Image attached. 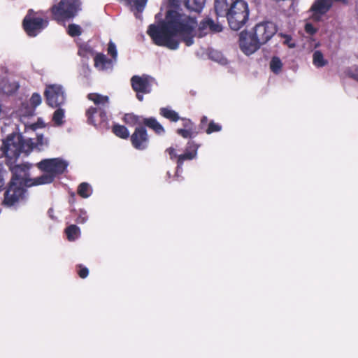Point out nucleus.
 I'll use <instances>...</instances> for the list:
<instances>
[{
	"instance_id": "1",
	"label": "nucleus",
	"mask_w": 358,
	"mask_h": 358,
	"mask_svg": "<svg viewBox=\"0 0 358 358\" xmlns=\"http://www.w3.org/2000/svg\"><path fill=\"white\" fill-rule=\"evenodd\" d=\"M196 27L195 17L176 10H169L165 20L159 25L150 24L147 33L155 45L176 50L179 42L174 36H180L185 45L190 46L194 43V33Z\"/></svg>"
},
{
	"instance_id": "2",
	"label": "nucleus",
	"mask_w": 358,
	"mask_h": 358,
	"mask_svg": "<svg viewBox=\"0 0 358 358\" xmlns=\"http://www.w3.org/2000/svg\"><path fill=\"white\" fill-rule=\"evenodd\" d=\"M277 32L275 25L271 22L258 23L251 31H243L239 35L241 51L250 55L266 43Z\"/></svg>"
},
{
	"instance_id": "3",
	"label": "nucleus",
	"mask_w": 358,
	"mask_h": 358,
	"mask_svg": "<svg viewBox=\"0 0 358 358\" xmlns=\"http://www.w3.org/2000/svg\"><path fill=\"white\" fill-rule=\"evenodd\" d=\"M87 99L97 107H90L85 112L87 123L96 128L108 130L110 129L107 113L104 109L109 104V97L98 93H90Z\"/></svg>"
},
{
	"instance_id": "4",
	"label": "nucleus",
	"mask_w": 358,
	"mask_h": 358,
	"mask_svg": "<svg viewBox=\"0 0 358 358\" xmlns=\"http://www.w3.org/2000/svg\"><path fill=\"white\" fill-rule=\"evenodd\" d=\"M35 146L36 144L31 138L24 139L22 134L13 133L3 141L1 150L8 160L12 163V161L15 162L18 159L21 153L27 155Z\"/></svg>"
},
{
	"instance_id": "5",
	"label": "nucleus",
	"mask_w": 358,
	"mask_h": 358,
	"mask_svg": "<svg viewBox=\"0 0 358 358\" xmlns=\"http://www.w3.org/2000/svg\"><path fill=\"white\" fill-rule=\"evenodd\" d=\"M80 10V0H60L50 8V13L53 20L64 23L74 18Z\"/></svg>"
},
{
	"instance_id": "6",
	"label": "nucleus",
	"mask_w": 358,
	"mask_h": 358,
	"mask_svg": "<svg viewBox=\"0 0 358 358\" xmlns=\"http://www.w3.org/2000/svg\"><path fill=\"white\" fill-rule=\"evenodd\" d=\"M250 10L248 3L241 0L227 13L224 17L227 18L229 27L235 31L241 29L249 19Z\"/></svg>"
},
{
	"instance_id": "7",
	"label": "nucleus",
	"mask_w": 358,
	"mask_h": 358,
	"mask_svg": "<svg viewBox=\"0 0 358 358\" xmlns=\"http://www.w3.org/2000/svg\"><path fill=\"white\" fill-rule=\"evenodd\" d=\"M21 182L10 179L3 194L2 205L6 207L16 206L20 202L26 200L27 189Z\"/></svg>"
},
{
	"instance_id": "8",
	"label": "nucleus",
	"mask_w": 358,
	"mask_h": 358,
	"mask_svg": "<svg viewBox=\"0 0 358 358\" xmlns=\"http://www.w3.org/2000/svg\"><path fill=\"white\" fill-rule=\"evenodd\" d=\"M38 13L29 9L22 20V27L30 37H35L48 25V20L38 16Z\"/></svg>"
},
{
	"instance_id": "9",
	"label": "nucleus",
	"mask_w": 358,
	"mask_h": 358,
	"mask_svg": "<svg viewBox=\"0 0 358 358\" xmlns=\"http://www.w3.org/2000/svg\"><path fill=\"white\" fill-rule=\"evenodd\" d=\"M154 78L148 75L134 76L131 78V85L133 90L136 93V98L138 101L143 100V94H149L152 91V83Z\"/></svg>"
},
{
	"instance_id": "10",
	"label": "nucleus",
	"mask_w": 358,
	"mask_h": 358,
	"mask_svg": "<svg viewBox=\"0 0 358 358\" xmlns=\"http://www.w3.org/2000/svg\"><path fill=\"white\" fill-rule=\"evenodd\" d=\"M68 163L59 158L45 159L37 164V167L45 173H50L55 178L66 169Z\"/></svg>"
},
{
	"instance_id": "11",
	"label": "nucleus",
	"mask_w": 358,
	"mask_h": 358,
	"mask_svg": "<svg viewBox=\"0 0 358 358\" xmlns=\"http://www.w3.org/2000/svg\"><path fill=\"white\" fill-rule=\"evenodd\" d=\"M44 96L48 106L57 108L65 102V94L63 87L60 85L53 84L46 87Z\"/></svg>"
},
{
	"instance_id": "12",
	"label": "nucleus",
	"mask_w": 358,
	"mask_h": 358,
	"mask_svg": "<svg viewBox=\"0 0 358 358\" xmlns=\"http://www.w3.org/2000/svg\"><path fill=\"white\" fill-rule=\"evenodd\" d=\"M132 146L138 150H145L150 145V137L144 126H138L130 136Z\"/></svg>"
},
{
	"instance_id": "13",
	"label": "nucleus",
	"mask_w": 358,
	"mask_h": 358,
	"mask_svg": "<svg viewBox=\"0 0 358 358\" xmlns=\"http://www.w3.org/2000/svg\"><path fill=\"white\" fill-rule=\"evenodd\" d=\"M32 165L29 163L15 165L10 166V169L12 172L11 179H15L16 182H21L22 185L30 187L32 180L30 178L29 170Z\"/></svg>"
},
{
	"instance_id": "14",
	"label": "nucleus",
	"mask_w": 358,
	"mask_h": 358,
	"mask_svg": "<svg viewBox=\"0 0 358 358\" xmlns=\"http://www.w3.org/2000/svg\"><path fill=\"white\" fill-rule=\"evenodd\" d=\"M182 122V128L176 130V134L183 138L192 139L195 138L200 131L198 129L195 124L189 119L181 117Z\"/></svg>"
},
{
	"instance_id": "15",
	"label": "nucleus",
	"mask_w": 358,
	"mask_h": 358,
	"mask_svg": "<svg viewBox=\"0 0 358 358\" xmlns=\"http://www.w3.org/2000/svg\"><path fill=\"white\" fill-rule=\"evenodd\" d=\"M332 7L331 0H315L310 8L312 12V18L320 20Z\"/></svg>"
},
{
	"instance_id": "16",
	"label": "nucleus",
	"mask_w": 358,
	"mask_h": 358,
	"mask_svg": "<svg viewBox=\"0 0 358 358\" xmlns=\"http://www.w3.org/2000/svg\"><path fill=\"white\" fill-rule=\"evenodd\" d=\"M241 0H215L214 8L216 15L224 17Z\"/></svg>"
},
{
	"instance_id": "17",
	"label": "nucleus",
	"mask_w": 358,
	"mask_h": 358,
	"mask_svg": "<svg viewBox=\"0 0 358 358\" xmlns=\"http://www.w3.org/2000/svg\"><path fill=\"white\" fill-rule=\"evenodd\" d=\"M143 126L152 130L157 135L162 136L166 131L164 127L157 121L155 117H145L142 119Z\"/></svg>"
},
{
	"instance_id": "18",
	"label": "nucleus",
	"mask_w": 358,
	"mask_h": 358,
	"mask_svg": "<svg viewBox=\"0 0 358 358\" xmlns=\"http://www.w3.org/2000/svg\"><path fill=\"white\" fill-rule=\"evenodd\" d=\"M94 66L101 71L112 68L113 59H108L103 53H96L94 57Z\"/></svg>"
},
{
	"instance_id": "19",
	"label": "nucleus",
	"mask_w": 358,
	"mask_h": 358,
	"mask_svg": "<svg viewBox=\"0 0 358 358\" xmlns=\"http://www.w3.org/2000/svg\"><path fill=\"white\" fill-rule=\"evenodd\" d=\"M159 114L171 122H176L181 119L176 111L167 107L161 108L159 110Z\"/></svg>"
},
{
	"instance_id": "20",
	"label": "nucleus",
	"mask_w": 358,
	"mask_h": 358,
	"mask_svg": "<svg viewBox=\"0 0 358 358\" xmlns=\"http://www.w3.org/2000/svg\"><path fill=\"white\" fill-rule=\"evenodd\" d=\"M112 132L117 137L122 139H127L130 137L129 131L124 125L114 124L112 127Z\"/></svg>"
},
{
	"instance_id": "21",
	"label": "nucleus",
	"mask_w": 358,
	"mask_h": 358,
	"mask_svg": "<svg viewBox=\"0 0 358 358\" xmlns=\"http://www.w3.org/2000/svg\"><path fill=\"white\" fill-rule=\"evenodd\" d=\"M54 180L55 177L53 175H51L50 173H46L45 174L33 179L31 186L50 184L53 182Z\"/></svg>"
},
{
	"instance_id": "22",
	"label": "nucleus",
	"mask_w": 358,
	"mask_h": 358,
	"mask_svg": "<svg viewBox=\"0 0 358 358\" xmlns=\"http://www.w3.org/2000/svg\"><path fill=\"white\" fill-rule=\"evenodd\" d=\"M206 0H185V6L187 8L199 12L204 6Z\"/></svg>"
},
{
	"instance_id": "23",
	"label": "nucleus",
	"mask_w": 358,
	"mask_h": 358,
	"mask_svg": "<svg viewBox=\"0 0 358 358\" xmlns=\"http://www.w3.org/2000/svg\"><path fill=\"white\" fill-rule=\"evenodd\" d=\"M140 116L136 115L132 113L125 114L123 117V121L130 126L138 125L143 126L142 119Z\"/></svg>"
},
{
	"instance_id": "24",
	"label": "nucleus",
	"mask_w": 358,
	"mask_h": 358,
	"mask_svg": "<svg viewBox=\"0 0 358 358\" xmlns=\"http://www.w3.org/2000/svg\"><path fill=\"white\" fill-rule=\"evenodd\" d=\"M65 234L70 241H75L80 234V228L76 224H71L65 229Z\"/></svg>"
},
{
	"instance_id": "25",
	"label": "nucleus",
	"mask_w": 358,
	"mask_h": 358,
	"mask_svg": "<svg viewBox=\"0 0 358 358\" xmlns=\"http://www.w3.org/2000/svg\"><path fill=\"white\" fill-rule=\"evenodd\" d=\"M77 193L82 198H88L92 194V187L87 182H81L78 187Z\"/></svg>"
},
{
	"instance_id": "26",
	"label": "nucleus",
	"mask_w": 358,
	"mask_h": 358,
	"mask_svg": "<svg viewBox=\"0 0 358 358\" xmlns=\"http://www.w3.org/2000/svg\"><path fill=\"white\" fill-rule=\"evenodd\" d=\"M313 63L318 68L326 66L328 62L324 59L323 54L320 50H316L313 55Z\"/></svg>"
},
{
	"instance_id": "27",
	"label": "nucleus",
	"mask_w": 358,
	"mask_h": 358,
	"mask_svg": "<svg viewBox=\"0 0 358 358\" xmlns=\"http://www.w3.org/2000/svg\"><path fill=\"white\" fill-rule=\"evenodd\" d=\"M64 117V110L62 108H57L53 114L52 121L56 126H61L63 124V119Z\"/></svg>"
},
{
	"instance_id": "28",
	"label": "nucleus",
	"mask_w": 358,
	"mask_h": 358,
	"mask_svg": "<svg viewBox=\"0 0 358 358\" xmlns=\"http://www.w3.org/2000/svg\"><path fill=\"white\" fill-rule=\"evenodd\" d=\"M282 67V63L279 57H273L270 62V69L275 74L279 73Z\"/></svg>"
},
{
	"instance_id": "29",
	"label": "nucleus",
	"mask_w": 358,
	"mask_h": 358,
	"mask_svg": "<svg viewBox=\"0 0 358 358\" xmlns=\"http://www.w3.org/2000/svg\"><path fill=\"white\" fill-rule=\"evenodd\" d=\"M41 95L38 93H34L30 98V103L32 106V108L29 110L28 112V115H32L34 109L41 104Z\"/></svg>"
},
{
	"instance_id": "30",
	"label": "nucleus",
	"mask_w": 358,
	"mask_h": 358,
	"mask_svg": "<svg viewBox=\"0 0 358 358\" xmlns=\"http://www.w3.org/2000/svg\"><path fill=\"white\" fill-rule=\"evenodd\" d=\"M196 158L194 157V154H192L189 152H186L185 150V152L182 155H180L178 156L177 159V166L178 168H180L182 166L183 163L186 160H192L193 159Z\"/></svg>"
},
{
	"instance_id": "31",
	"label": "nucleus",
	"mask_w": 358,
	"mask_h": 358,
	"mask_svg": "<svg viewBox=\"0 0 358 358\" xmlns=\"http://www.w3.org/2000/svg\"><path fill=\"white\" fill-rule=\"evenodd\" d=\"M67 33L71 37L79 36L82 34V29L78 24H70L68 27Z\"/></svg>"
},
{
	"instance_id": "32",
	"label": "nucleus",
	"mask_w": 358,
	"mask_h": 358,
	"mask_svg": "<svg viewBox=\"0 0 358 358\" xmlns=\"http://www.w3.org/2000/svg\"><path fill=\"white\" fill-rule=\"evenodd\" d=\"M199 147L200 144L196 143L194 141H189L187 143L185 151L194 154V157H196Z\"/></svg>"
},
{
	"instance_id": "33",
	"label": "nucleus",
	"mask_w": 358,
	"mask_h": 358,
	"mask_svg": "<svg viewBox=\"0 0 358 358\" xmlns=\"http://www.w3.org/2000/svg\"><path fill=\"white\" fill-rule=\"evenodd\" d=\"M222 126L217 123L214 122L213 120L209 122L208 127L205 129V132L208 134H210L213 132H218L221 131Z\"/></svg>"
},
{
	"instance_id": "34",
	"label": "nucleus",
	"mask_w": 358,
	"mask_h": 358,
	"mask_svg": "<svg viewBox=\"0 0 358 358\" xmlns=\"http://www.w3.org/2000/svg\"><path fill=\"white\" fill-rule=\"evenodd\" d=\"M206 24L208 25V31L213 33H218L222 30V27L220 24H216L210 18H207Z\"/></svg>"
},
{
	"instance_id": "35",
	"label": "nucleus",
	"mask_w": 358,
	"mask_h": 358,
	"mask_svg": "<svg viewBox=\"0 0 358 358\" xmlns=\"http://www.w3.org/2000/svg\"><path fill=\"white\" fill-rule=\"evenodd\" d=\"M108 54L110 55L112 57L111 59L116 60L117 57V51L116 49V45L113 41H109L108 44Z\"/></svg>"
},
{
	"instance_id": "36",
	"label": "nucleus",
	"mask_w": 358,
	"mask_h": 358,
	"mask_svg": "<svg viewBox=\"0 0 358 358\" xmlns=\"http://www.w3.org/2000/svg\"><path fill=\"white\" fill-rule=\"evenodd\" d=\"M207 19L202 20L199 25V36L203 37L208 34V25L206 24Z\"/></svg>"
},
{
	"instance_id": "37",
	"label": "nucleus",
	"mask_w": 358,
	"mask_h": 358,
	"mask_svg": "<svg viewBox=\"0 0 358 358\" xmlns=\"http://www.w3.org/2000/svg\"><path fill=\"white\" fill-rule=\"evenodd\" d=\"M77 267L78 268L77 271L78 275H79L80 278L84 279L88 276L89 270L87 267H85L81 264L78 265Z\"/></svg>"
},
{
	"instance_id": "38",
	"label": "nucleus",
	"mask_w": 358,
	"mask_h": 358,
	"mask_svg": "<svg viewBox=\"0 0 358 358\" xmlns=\"http://www.w3.org/2000/svg\"><path fill=\"white\" fill-rule=\"evenodd\" d=\"M87 220V215L85 210H80L78 217L76 222L78 224H83Z\"/></svg>"
},
{
	"instance_id": "39",
	"label": "nucleus",
	"mask_w": 358,
	"mask_h": 358,
	"mask_svg": "<svg viewBox=\"0 0 358 358\" xmlns=\"http://www.w3.org/2000/svg\"><path fill=\"white\" fill-rule=\"evenodd\" d=\"M208 124V119L206 116H203L201 118L200 123L199 125L198 129L200 131V133L202 132V131H205L206 127Z\"/></svg>"
},
{
	"instance_id": "40",
	"label": "nucleus",
	"mask_w": 358,
	"mask_h": 358,
	"mask_svg": "<svg viewBox=\"0 0 358 358\" xmlns=\"http://www.w3.org/2000/svg\"><path fill=\"white\" fill-rule=\"evenodd\" d=\"M317 29L310 23H306L305 25V31L310 34L313 35L317 32Z\"/></svg>"
},
{
	"instance_id": "41",
	"label": "nucleus",
	"mask_w": 358,
	"mask_h": 358,
	"mask_svg": "<svg viewBox=\"0 0 358 358\" xmlns=\"http://www.w3.org/2000/svg\"><path fill=\"white\" fill-rule=\"evenodd\" d=\"M282 36L285 38V41L284 42L285 44L287 45V46L290 48H293L296 46L295 43H292V37L289 35L282 34Z\"/></svg>"
},
{
	"instance_id": "42",
	"label": "nucleus",
	"mask_w": 358,
	"mask_h": 358,
	"mask_svg": "<svg viewBox=\"0 0 358 358\" xmlns=\"http://www.w3.org/2000/svg\"><path fill=\"white\" fill-rule=\"evenodd\" d=\"M45 127L44 123L41 119H38L37 122L32 124L30 127L32 130H36L38 128H43Z\"/></svg>"
},
{
	"instance_id": "43",
	"label": "nucleus",
	"mask_w": 358,
	"mask_h": 358,
	"mask_svg": "<svg viewBox=\"0 0 358 358\" xmlns=\"http://www.w3.org/2000/svg\"><path fill=\"white\" fill-rule=\"evenodd\" d=\"M166 152L169 155L171 159H176V158L178 159V156H177V155L176 153L175 148H173L172 147L168 148L166 150Z\"/></svg>"
},
{
	"instance_id": "44",
	"label": "nucleus",
	"mask_w": 358,
	"mask_h": 358,
	"mask_svg": "<svg viewBox=\"0 0 358 358\" xmlns=\"http://www.w3.org/2000/svg\"><path fill=\"white\" fill-rule=\"evenodd\" d=\"M181 0H169V3L171 6L178 8L180 4Z\"/></svg>"
},
{
	"instance_id": "45",
	"label": "nucleus",
	"mask_w": 358,
	"mask_h": 358,
	"mask_svg": "<svg viewBox=\"0 0 358 358\" xmlns=\"http://www.w3.org/2000/svg\"><path fill=\"white\" fill-rule=\"evenodd\" d=\"M349 76L352 79L358 81V69L355 72L349 73Z\"/></svg>"
},
{
	"instance_id": "46",
	"label": "nucleus",
	"mask_w": 358,
	"mask_h": 358,
	"mask_svg": "<svg viewBox=\"0 0 358 358\" xmlns=\"http://www.w3.org/2000/svg\"><path fill=\"white\" fill-rule=\"evenodd\" d=\"M43 144V135L38 136L36 145H42Z\"/></svg>"
},
{
	"instance_id": "47",
	"label": "nucleus",
	"mask_w": 358,
	"mask_h": 358,
	"mask_svg": "<svg viewBox=\"0 0 358 358\" xmlns=\"http://www.w3.org/2000/svg\"><path fill=\"white\" fill-rule=\"evenodd\" d=\"M331 4L333 5L334 2H342L345 4L348 3V0H331Z\"/></svg>"
},
{
	"instance_id": "48",
	"label": "nucleus",
	"mask_w": 358,
	"mask_h": 358,
	"mask_svg": "<svg viewBox=\"0 0 358 358\" xmlns=\"http://www.w3.org/2000/svg\"><path fill=\"white\" fill-rule=\"evenodd\" d=\"M74 201H75V194L73 192L71 194V199H70L69 202L73 203H74Z\"/></svg>"
},
{
	"instance_id": "49",
	"label": "nucleus",
	"mask_w": 358,
	"mask_h": 358,
	"mask_svg": "<svg viewBox=\"0 0 358 358\" xmlns=\"http://www.w3.org/2000/svg\"><path fill=\"white\" fill-rule=\"evenodd\" d=\"M6 93H9V94H11L13 92L12 91H8V92H6Z\"/></svg>"
}]
</instances>
